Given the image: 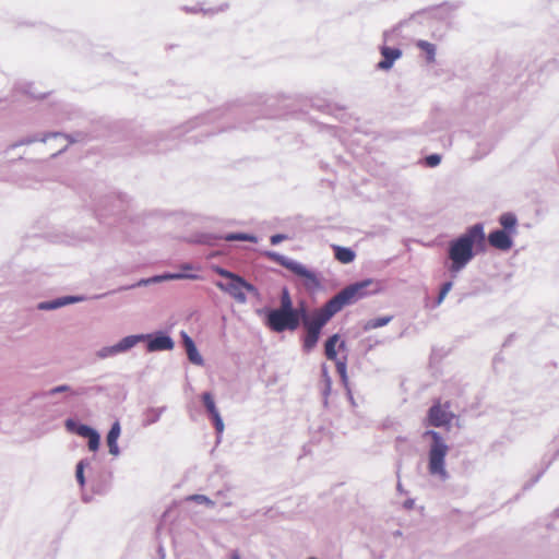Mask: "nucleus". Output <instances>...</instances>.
Wrapping results in <instances>:
<instances>
[{"label":"nucleus","mask_w":559,"mask_h":559,"mask_svg":"<svg viewBox=\"0 0 559 559\" xmlns=\"http://www.w3.org/2000/svg\"><path fill=\"white\" fill-rule=\"evenodd\" d=\"M488 242L495 249L508 251L512 248V235L506 230L498 229L488 235Z\"/></svg>","instance_id":"9d476101"},{"label":"nucleus","mask_w":559,"mask_h":559,"mask_svg":"<svg viewBox=\"0 0 559 559\" xmlns=\"http://www.w3.org/2000/svg\"><path fill=\"white\" fill-rule=\"evenodd\" d=\"M88 449L91 451H97L99 448V435L95 431L88 438Z\"/></svg>","instance_id":"393cba45"},{"label":"nucleus","mask_w":559,"mask_h":559,"mask_svg":"<svg viewBox=\"0 0 559 559\" xmlns=\"http://www.w3.org/2000/svg\"><path fill=\"white\" fill-rule=\"evenodd\" d=\"M69 390H70V388H69L68 385L62 384V385H58V386H56V388L51 389V390L49 391V394H50V395H53V394H57V393L67 392V391H69Z\"/></svg>","instance_id":"7c9ffc66"},{"label":"nucleus","mask_w":559,"mask_h":559,"mask_svg":"<svg viewBox=\"0 0 559 559\" xmlns=\"http://www.w3.org/2000/svg\"><path fill=\"white\" fill-rule=\"evenodd\" d=\"M449 408V402L442 405L440 401H437L428 411V425L433 427L449 426L454 418V414Z\"/></svg>","instance_id":"6e6552de"},{"label":"nucleus","mask_w":559,"mask_h":559,"mask_svg":"<svg viewBox=\"0 0 559 559\" xmlns=\"http://www.w3.org/2000/svg\"><path fill=\"white\" fill-rule=\"evenodd\" d=\"M144 335H130L122 338L118 344L106 347L99 352L100 357H107L108 355H114L117 353L126 352L136 345L140 341L144 340Z\"/></svg>","instance_id":"1a4fd4ad"},{"label":"nucleus","mask_w":559,"mask_h":559,"mask_svg":"<svg viewBox=\"0 0 559 559\" xmlns=\"http://www.w3.org/2000/svg\"><path fill=\"white\" fill-rule=\"evenodd\" d=\"M392 320V317H382L369 320L365 324V330H373L386 325Z\"/></svg>","instance_id":"5701e85b"},{"label":"nucleus","mask_w":559,"mask_h":559,"mask_svg":"<svg viewBox=\"0 0 559 559\" xmlns=\"http://www.w3.org/2000/svg\"><path fill=\"white\" fill-rule=\"evenodd\" d=\"M192 269H193V266L191 264L182 265V270H185V271H191Z\"/></svg>","instance_id":"473e14b6"},{"label":"nucleus","mask_w":559,"mask_h":559,"mask_svg":"<svg viewBox=\"0 0 559 559\" xmlns=\"http://www.w3.org/2000/svg\"><path fill=\"white\" fill-rule=\"evenodd\" d=\"M83 467H84L83 462H80L76 465V472H75L76 479L81 486H84V484H85Z\"/></svg>","instance_id":"c85d7f7f"},{"label":"nucleus","mask_w":559,"mask_h":559,"mask_svg":"<svg viewBox=\"0 0 559 559\" xmlns=\"http://www.w3.org/2000/svg\"><path fill=\"white\" fill-rule=\"evenodd\" d=\"M281 311H298L293 308V301L287 288H284L281 295V307L277 309Z\"/></svg>","instance_id":"4be33fe9"},{"label":"nucleus","mask_w":559,"mask_h":559,"mask_svg":"<svg viewBox=\"0 0 559 559\" xmlns=\"http://www.w3.org/2000/svg\"><path fill=\"white\" fill-rule=\"evenodd\" d=\"M274 261L278 262L281 265L292 271L295 275L299 276L304 280V284L309 289H314L320 287V281L317 274L310 270H308L305 265L288 260L277 253L269 254Z\"/></svg>","instance_id":"0eeeda50"},{"label":"nucleus","mask_w":559,"mask_h":559,"mask_svg":"<svg viewBox=\"0 0 559 559\" xmlns=\"http://www.w3.org/2000/svg\"><path fill=\"white\" fill-rule=\"evenodd\" d=\"M441 157L438 154H432L426 157V165L429 167H436L440 164Z\"/></svg>","instance_id":"cd10ccee"},{"label":"nucleus","mask_w":559,"mask_h":559,"mask_svg":"<svg viewBox=\"0 0 559 559\" xmlns=\"http://www.w3.org/2000/svg\"><path fill=\"white\" fill-rule=\"evenodd\" d=\"M345 346L344 342H341L340 347L343 348Z\"/></svg>","instance_id":"c9c22d12"},{"label":"nucleus","mask_w":559,"mask_h":559,"mask_svg":"<svg viewBox=\"0 0 559 559\" xmlns=\"http://www.w3.org/2000/svg\"><path fill=\"white\" fill-rule=\"evenodd\" d=\"M381 55L383 60L378 63V68L381 70H389L392 68L395 60L402 56V51L397 48H391L388 46L381 47Z\"/></svg>","instance_id":"ddd939ff"},{"label":"nucleus","mask_w":559,"mask_h":559,"mask_svg":"<svg viewBox=\"0 0 559 559\" xmlns=\"http://www.w3.org/2000/svg\"><path fill=\"white\" fill-rule=\"evenodd\" d=\"M231 559H240V557L237 552H235V554H233Z\"/></svg>","instance_id":"f704fd0d"},{"label":"nucleus","mask_w":559,"mask_h":559,"mask_svg":"<svg viewBox=\"0 0 559 559\" xmlns=\"http://www.w3.org/2000/svg\"><path fill=\"white\" fill-rule=\"evenodd\" d=\"M333 249L334 257L338 262L343 264H348L354 261L355 252L352 249L341 246H334Z\"/></svg>","instance_id":"f3484780"},{"label":"nucleus","mask_w":559,"mask_h":559,"mask_svg":"<svg viewBox=\"0 0 559 559\" xmlns=\"http://www.w3.org/2000/svg\"><path fill=\"white\" fill-rule=\"evenodd\" d=\"M66 426L67 428L71 429L74 426V424L72 420H67Z\"/></svg>","instance_id":"72a5a7b5"},{"label":"nucleus","mask_w":559,"mask_h":559,"mask_svg":"<svg viewBox=\"0 0 559 559\" xmlns=\"http://www.w3.org/2000/svg\"><path fill=\"white\" fill-rule=\"evenodd\" d=\"M417 47L426 53L427 62L431 63L435 61L436 46L426 40H418Z\"/></svg>","instance_id":"aec40b11"},{"label":"nucleus","mask_w":559,"mask_h":559,"mask_svg":"<svg viewBox=\"0 0 559 559\" xmlns=\"http://www.w3.org/2000/svg\"><path fill=\"white\" fill-rule=\"evenodd\" d=\"M75 432L81 437L88 438L95 430L86 425H80Z\"/></svg>","instance_id":"bb28decb"},{"label":"nucleus","mask_w":559,"mask_h":559,"mask_svg":"<svg viewBox=\"0 0 559 559\" xmlns=\"http://www.w3.org/2000/svg\"><path fill=\"white\" fill-rule=\"evenodd\" d=\"M424 437L431 439V444L428 452V471L431 475H437L442 479L448 477L445 469V456L449 452V445L442 436L435 430H427Z\"/></svg>","instance_id":"7ed1b4c3"},{"label":"nucleus","mask_w":559,"mask_h":559,"mask_svg":"<svg viewBox=\"0 0 559 559\" xmlns=\"http://www.w3.org/2000/svg\"><path fill=\"white\" fill-rule=\"evenodd\" d=\"M380 290L379 283L373 280H364L346 286L333 298H331L324 306L333 313H337L345 306L357 302L358 300L376 294Z\"/></svg>","instance_id":"f03ea898"},{"label":"nucleus","mask_w":559,"mask_h":559,"mask_svg":"<svg viewBox=\"0 0 559 559\" xmlns=\"http://www.w3.org/2000/svg\"><path fill=\"white\" fill-rule=\"evenodd\" d=\"M202 401L204 403V406H205L207 413L211 415V417L214 421L216 431L218 433H222L224 430V423L218 413V409L216 408L213 395L210 392H205L202 394Z\"/></svg>","instance_id":"9b49d317"},{"label":"nucleus","mask_w":559,"mask_h":559,"mask_svg":"<svg viewBox=\"0 0 559 559\" xmlns=\"http://www.w3.org/2000/svg\"><path fill=\"white\" fill-rule=\"evenodd\" d=\"M146 337L148 338V352L170 350L174 348V342L168 335L158 334L156 336L147 335Z\"/></svg>","instance_id":"f8f14e48"},{"label":"nucleus","mask_w":559,"mask_h":559,"mask_svg":"<svg viewBox=\"0 0 559 559\" xmlns=\"http://www.w3.org/2000/svg\"><path fill=\"white\" fill-rule=\"evenodd\" d=\"M451 288H452L451 282H447L442 285L439 296H438V299H437V305H440L444 300L445 296L451 290Z\"/></svg>","instance_id":"a878e982"},{"label":"nucleus","mask_w":559,"mask_h":559,"mask_svg":"<svg viewBox=\"0 0 559 559\" xmlns=\"http://www.w3.org/2000/svg\"><path fill=\"white\" fill-rule=\"evenodd\" d=\"M332 317L333 313L325 306H323L322 308L318 309L310 319L305 320V350L310 352L317 345L321 329Z\"/></svg>","instance_id":"39448f33"},{"label":"nucleus","mask_w":559,"mask_h":559,"mask_svg":"<svg viewBox=\"0 0 559 559\" xmlns=\"http://www.w3.org/2000/svg\"><path fill=\"white\" fill-rule=\"evenodd\" d=\"M72 300H73L72 298H64V299H58V300L50 301V302H41L39 305V309H45V310L56 309L58 307H61V306H64V305L71 302Z\"/></svg>","instance_id":"b1692460"},{"label":"nucleus","mask_w":559,"mask_h":559,"mask_svg":"<svg viewBox=\"0 0 559 559\" xmlns=\"http://www.w3.org/2000/svg\"><path fill=\"white\" fill-rule=\"evenodd\" d=\"M188 499L200 502V503L213 504V501H211L206 496H203V495H193V496L189 497Z\"/></svg>","instance_id":"c756f323"},{"label":"nucleus","mask_w":559,"mask_h":559,"mask_svg":"<svg viewBox=\"0 0 559 559\" xmlns=\"http://www.w3.org/2000/svg\"><path fill=\"white\" fill-rule=\"evenodd\" d=\"M181 338L189 360L194 365H202L203 358L198 352L193 340L186 332H181Z\"/></svg>","instance_id":"4468645a"},{"label":"nucleus","mask_w":559,"mask_h":559,"mask_svg":"<svg viewBox=\"0 0 559 559\" xmlns=\"http://www.w3.org/2000/svg\"><path fill=\"white\" fill-rule=\"evenodd\" d=\"M286 239V236L285 235H282V234H276V235H273L271 237V243L272 245H277L280 243L281 241L285 240Z\"/></svg>","instance_id":"2f4dec72"},{"label":"nucleus","mask_w":559,"mask_h":559,"mask_svg":"<svg viewBox=\"0 0 559 559\" xmlns=\"http://www.w3.org/2000/svg\"><path fill=\"white\" fill-rule=\"evenodd\" d=\"M340 341V336L337 334L332 335L328 338L324 345V353L329 360H336L337 353H336V344Z\"/></svg>","instance_id":"6ab92c4d"},{"label":"nucleus","mask_w":559,"mask_h":559,"mask_svg":"<svg viewBox=\"0 0 559 559\" xmlns=\"http://www.w3.org/2000/svg\"><path fill=\"white\" fill-rule=\"evenodd\" d=\"M226 241H250L257 242V237L245 233H229L222 237Z\"/></svg>","instance_id":"412c9836"},{"label":"nucleus","mask_w":559,"mask_h":559,"mask_svg":"<svg viewBox=\"0 0 559 559\" xmlns=\"http://www.w3.org/2000/svg\"><path fill=\"white\" fill-rule=\"evenodd\" d=\"M499 223L503 227L502 230H506L513 235L515 233V227L518 224L516 216L513 213H503L499 217Z\"/></svg>","instance_id":"a211bd4d"},{"label":"nucleus","mask_w":559,"mask_h":559,"mask_svg":"<svg viewBox=\"0 0 559 559\" xmlns=\"http://www.w3.org/2000/svg\"><path fill=\"white\" fill-rule=\"evenodd\" d=\"M300 317L298 311L270 310L265 324L274 332L294 331L299 326Z\"/></svg>","instance_id":"423d86ee"},{"label":"nucleus","mask_w":559,"mask_h":559,"mask_svg":"<svg viewBox=\"0 0 559 559\" xmlns=\"http://www.w3.org/2000/svg\"><path fill=\"white\" fill-rule=\"evenodd\" d=\"M197 277H198L197 275H192V274L167 273V274H164V275H158V276H154V277L148 278V280L141 281L139 283V285H142V284L146 285V284H150V283H159V282L169 281V280H181V278L195 280Z\"/></svg>","instance_id":"2eb2a0df"},{"label":"nucleus","mask_w":559,"mask_h":559,"mask_svg":"<svg viewBox=\"0 0 559 559\" xmlns=\"http://www.w3.org/2000/svg\"><path fill=\"white\" fill-rule=\"evenodd\" d=\"M216 273L228 280L227 283L218 282L216 286L223 290L228 293L233 298H235L238 302H245L247 297L245 292L253 293L255 292V287L246 282L239 275H236L225 269L217 267Z\"/></svg>","instance_id":"20e7f679"},{"label":"nucleus","mask_w":559,"mask_h":559,"mask_svg":"<svg viewBox=\"0 0 559 559\" xmlns=\"http://www.w3.org/2000/svg\"><path fill=\"white\" fill-rule=\"evenodd\" d=\"M485 233L481 224L469 227L465 234L450 242L449 258L451 272L461 271L474 257L473 247L485 248Z\"/></svg>","instance_id":"f257e3e1"},{"label":"nucleus","mask_w":559,"mask_h":559,"mask_svg":"<svg viewBox=\"0 0 559 559\" xmlns=\"http://www.w3.org/2000/svg\"><path fill=\"white\" fill-rule=\"evenodd\" d=\"M120 436V425L118 421H116L108 435H107V444H108V448H109V452L112 454V455H118L119 454V448H118V444H117V440Z\"/></svg>","instance_id":"dca6fc26"}]
</instances>
